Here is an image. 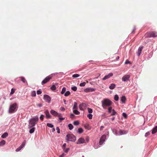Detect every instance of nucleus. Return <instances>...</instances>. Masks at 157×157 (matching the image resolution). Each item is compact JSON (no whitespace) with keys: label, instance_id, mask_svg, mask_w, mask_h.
Returning a JSON list of instances; mask_svg holds the SVG:
<instances>
[{"label":"nucleus","instance_id":"obj_1","mask_svg":"<svg viewBox=\"0 0 157 157\" xmlns=\"http://www.w3.org/2000/svg\"><path fill=\"white\" fill-rule=\"evenodd\" d=\"M112 101L108 99L105 98L101 101L102 106L104 109H106L107 107H109L112 104Z\"/></svg>","mask_w":157,"mask_h":157},{"label":"nucleus","instance_id":"obj_2","mask_svg":"<svg viewBox=\"0 0 157 157\" xmlns=\"http://www.w3.org/2000/svg\"><path fill=\"white\" fill-rule=\"evenodd\" d=\"M38 120L39 118L37 117H35L29 120V128H31L35 126V124L37 123Z\"/></svg>","mask_w":157,"mask_h":157},{"label":"nucleus","instance_id":"obj_3","mask_svg":"<svg viewBox=\"0 0 157 157\" xmlns=\"http://www.w3.org/2000/svg\"><path fill=\"white\" fill-rule=\"evenodd\" d=\"M17 106V104L16 103H14L11 105L10 106L9 110V113H14L15 111Z\"/></svg>","mask_w":157,"mask_h":157},{"label":"nucleus","instance_id":"obj_4","mask_svg":"<svg viewBox=\"0 0 157 157\" xmlns=\"http://www.w3.org/2000/svg\"><path fill=\"white\" fill-rule=\"evenodd\" d=\"M66 137L67 140L70 141L74 142L76 140V137L73 134H68Z\"/></svg>","mask_w":157,"mask_h":157},{"label":"nucleus","instance_id":"obj_5","mask_svg":"<svg viewBox=\"0 0 157 157\" xmlns=\"http://www.w3.org/2000/svg\"><path fill=\"white\" fill-rule=\"evenodd\" d=\"M145 36L149 37H156L157 36V33L155 32H151L146 33Z\"/></svg>","mask_w":157,"mask_h":157},{"label":"nucleus","instance_id":"obj_6","mask_svg":"<svg viewBox=\"0 0 157 157\" xmlns=\"http://www.w3.org/2000/svg\"><path fill=\"white\" fill-rule=\"evenodd\" d=\"M52 78V76L50 75H48L47 76L42 82V84H44L48 82Z\"/></svg>","mask_w":157,"mask_h":157},{"label":"nucleus","instance_id":"obj_7","mask_svg":"<svg viewBox=\"0 0 157 157\" xmlns=\"http://www.w3.org/2000/svg\"><path fill=\"white\" fill-rule=\"evenodd\" d=\"M50 113L52 115L55 117H60L61 116V114L58 113L56 111L53 110H51L50 111Z\"/></svg>","mask_w":157,"mask_h":157},{"label":"nucleus","instance_id":"obj_8","mask_svg":"<svg viewBox=\"0 0 157 157\" xmlns=\"http://www.w3.org/2000/svg\"><path fill=\"white\" fill-rule=\"evenodd\" d=\"M106 138V136L105 135H103L100 139L99 144L100 145H101L105 141Z\"/></svg>","mask_w":157,"mask_h":157},{"label":"nucleus","instance_id":"obj_9","mask_svg":"<svg viewBox=\"0 0 157 157\" xmlns=\"http://www.w3.org/2000/svg\"><path fill=\"white\" fill-rule=\"evenodd\" d=\"M44 98L45 100L46 101V102L48 103L50 102L51 98V97L47 95H44Z\"/></svg>","mask_w":157,"mask_h":157},{"label":"nucleus","instance_id":"obj_10","mask_svg":"<svg viewBox=\"0 0 157 157\" xmlns=\"http://www.w3.org/2000/svg\"><path fill=\"white\" fill-rule=\"evenodd\" d=\"M95 90V89L91 88L90 87H88L84 89V91L86 93L93 92Z\"/></svg>","mask_w":157,"mask_h":157},{"label":"nucleus","instance_id":"obj_11","mask_svg":"<svg viewBox=\"0 0 157 157\" xmlns=\"http://www.w3.org/2000/svg\"><path fill=\"white\" fill-rule=\"evenodd\" d=\"M113 73H110L108 75H105L104 78H102V80H105L109 78L110 77L113 76Z\"/></svg>","mask_w":157,"mask_h":157},{"label":"nucleus","instance_id":"obj_12","mask_svg":"<svg viewBox=\"0 0 157 157\" xmlns=\"http://www.w3.org/2000/svg\"><path fill=\"white\" fill-rule=\"evenodd\" d=\"M130 76L129 75H124L123 77H122V80L124 81H128L129 78H130Z\"/></svg>","mask_w":157,"mask_h":157},{"label":"nucleus","instance_id":"obj_13","mask_svg":"<svg viewBox=\"0 0 157 157\" xmlns=\"http://www.w3.org/2000/svg\"><path fill=\"white\" fill-rule=\"evenodd\" d=\"M46 117L47 118H51V116L49 114V112L48 110H46L44 112Z\"/></svg>","mask_w":157,"mask_h":157},{"label":"nucleus","instance_id":"obj_14","mask_svg":"<svg viewBox=\"0 0 157 157\" xmlns=\"http://www.w3.org/2000/svg\"><path fill=\"white\" fill-rule=\"evenodd\" d=\"M85 142V140L82 138H80L78 141L77 144H83Z\"/></svg>","mask_w":157,"mask_h":157},{"label":"nucleus","instance_id":"obj_15","mask_svg":"<svg viewBox=\"0 0 157 157\" xmlns=\"http://www.w3.org/2000/svg\"><path fill=\"white\" fill-rule=\"evenodd\" d=\"M116 86V85L114 83L111 84L109 86V88L111 90L113 89Z\"/></svg>","mask_w":157,"mask_h":157},{"label":"nucleus","instance_id":"obj_16","mask_svg":"<svg viewBox=\"0 0 157 157\" xmlns=\"http://www.w3.org/2000/svg\"><path fill=\"white\" fill-rule=\"evenodd\" d=\"M8 135V134L7 132H6L4 133L1 136V137L2 138H6Z\"/></svg>","mask_w":157,"mask_h":157},{"label":"nucleus","instance_id":"obj_17","mask_svg":"<svg viewBox=\"0 0 157 157\" xmlns=\"http://www.w3.org/2000/svg\"><path fill=\"white\" fill-rule=\"evenodd\" d=\"M157 132V126L153 128L152 131V133L154 134Z\"/></svg>","mask_w":157,"mask_h":157},{"label":"nucleus","instance_id":"obj_18","mask_svg":"<svg viewBox=\"0 0 157 157\" xmlns=\"http://www.w3.org/2000/svg\"><path fill=\"white\" fill-rule=\"evenodd\" d=\"M144 47L143 46L140 47L138 50V56H140Z\"/></svg>","mask_w":157,"mask_h":157},{"label":"nucleus","instance_id":"obj_19","mask_svg":"<svg viewBox=\"0 0 157 157\" xmlns=\"http://www.w3.org/2000/svg\"><path fill=\"white\" fill-rule=\"evenodd\" d=\"M73 110L78 109V104L76 102H74V105L73 107Z\"/></svg>","mask_w":157,"mask_h":157},{"label":"nucleus","instance_id":"obj_20","mask_svg":"<svg viewBox=\"0 0 157 157\" xmlns=\"http://www.w3.org/2000/svg\"><path fill=\"white\" fill-rule=\"evenodd\" d=\"M127 133V132L124 130H120L119 132V134L120 135H122L123 134H126Z\"/></svg>","mask_w":157,"mask_h":157},{"label":"nucleus","instance_id":"obj_21","mask_svg":"<svg viewBox=\"0 0 157 157\" xmlns=\"http://www.w3.org/2000/svg\"><path fill=\"white\" fill-rule=\"evenodd\" d=\"M126 100V98L124 96H122L121 98V101L123 103H124Z\"/></svg>","mask_w":157,"mask_h":157},{"label":"nucleus","instance_id":"obj_22","mask_svg":"<svg viewBox=\"0 0 157 157\" xmlns=\"http://www.w3.org/2000/svg\"><path fill=\"white\" fill-rule=\"evenodd\" d=\"M85 104L82 103L80 104L79 105V108L80 110H83V108H82V107L84 106V105Z\"/></svg>","mask_w":157,"mask_h":157},{"label":"nucleus","instance_id":"obj_23","mask_svg":"<svg viewBox=\"0 0 157 157\" xmlns=\"http://www.w3.org/2000/svg\"><path fill=\"white\" fill-rule=\"evenodd\" d=\"M19 78H20L21 81L23 83H25L26 82V80L24 77H20Z\"/></svg>","mask_w":157,"mask_h":157},{"label":"nucleus","instance_id":"obj_24","mask_svg":"<svg viewBox=\"0 0 157 157\" xmlns=\"http://www.w3.org/2000/svg\"><path fill=\"white\" fill-rule=\"evenodd\" d=\"M6 144V141L4 140H2L0 142V146H2Z\"/></svg>","mask_w":157,"mask_h":157},{"label":"nucleus","instance_id":"obj_25","mask_svg":"<svg viewBox=\"0 0 157 157\" xmlns=\"http://www.w3.org/2000/svg\"><path fill=\"white\" fill-rule=\"evenodd\" d=\"M73 112L76 115H79L80 114V112L77 109H74Z\"/></svg>","mask_w":157,"mask_h":157},{"label":"nucleus","instance_id":"obj_26","mask_svg":"<svg viewBox=\"0 0 157 157\" xmlns=\"http://www.w3.org/2000/svg\"><path fill=\"white\" fill-rule=\"evenodd\" d=\"M83 132V130L82 128H79L78 130V132L79 133H81Z\"/></svg>","mask_w":157,"mask_h":157},{"label":"nucleus","instance_id":"obj_27","mask_svg":"<svg viewBox=\"0 0 157 157\" xmlns=\"http://www.w3.org/2000/svg\"><path fill=\"white\" fill-rule=\"evenodd\" d=\"M51 89L52 90H56V88L55 85H53L51 87Z\"/></svg>","mask_w":157,"mask_h":157},{"label":"nucleus","instance_id":"obj_28","mask_svg":"<svg viewBox=\"0 0 157 157\" xmlns=\"http://www.w3.org/2000/svg\"><path fill=\"white\" fill-rule=\"evenodd\" d=\"M68 126L69 128V129L70 130H72L73 128V125L71 124H69L68 125Z\"/></svg>","mask_w":157,"mask_h":157},{"label":"nucleus","instance_id":"obj_29","mask_svg":"<svg viewBox=\"0 0 157 157\" xmlns=\"http://www.w3.org/2000/svg\"><path fill=\"white\" fill-rule=\"evenodd\" d=\"M35 128L33 127L29 131V132L30 133H33L34 131Z\"/></svg>","mask_w":157,"mask_h":157},{"label":"nucleus","instance_id":"obj_30","mask_svg":"<svg viewBox=\"0 0 157 157\" xmlns=\"http://www.w3.org/2000/svg\"><path fill=\"white\" fill-rule=\"evenodd\" d=\"M25 144H26V141L25 140H24V141L22 143V144L20 146L21 147V148H22L24 146Z\"/></svg>","mask_w":157,"mask_h":157},{"label":"nucleus","instance_id":"obj_31","mask_svg":"<svg viewBox=\"0 0 157 157\" xmlns=\"http://www.w3.org/2000/svg\"><path fill=\"white\" fill-rule=\"evenodd\" d=\"M66 88L64 87L62 88V91L61 92V94H63L66 91Z\"/></svg>","mask_w":157,"mask_h":157},{"label":"nucleus","instance_id":"obj_32","mask_svg":"<svg viewBox=\"0 0 157 157\" xmlns=\"http://www.w3.org/2000/svg\"><path fill=\"white\" fill-rule=\"evenodd\" d=\"M79 76H80V75L79 74H75L72 76V77L73 78H76L78 77Z\"/></svg>","mask_w":157,"mask_h":157},{"label":"nucleus","instance_id":"obj_33","mask_svg":"<svg viewBox=\"0 0 157 157\" xmlns=\"http://www.w3.org/2000/svg\"><path fill=\"white\" fill-rule=\"evenodd\" d=\"M70 94V92L69 91H67L66 93H65L64 96H68Z\"/></svg>","mask_w":157,"mask_h":157},{"label":"nucleus","instance_id":"obj_34","mask_svg":"<svg viewBox=\"0 0 157 157\" xmlns=\"http://www.w3.org/2000/svg\"><path fill=\"white\" fill-rule=\"evenodd\" d=\"M114 100L116 101H117L119 99V97L116 94L114 96Z\"/></svg>","mask_w":157,"mask_h":157},{"label":"nucleus","instance_id":"obj_35","mask_svg":"<svg viewBox=\"0 0 157 157\" xmlns=\"http://www.w3.org/2000/svg\"><path fill=\"white\" fill-rule=\"evenodd\" d=\"M47 125L49 127H50V128H53V125L52 124H51V123H47Z\"/></svg>","mask_w":157,"mask_h":157},{"label":"nucleus","instance_id":"obj_36","mask_svg":"<svg viewBox=\"0 0 157 157\" xmlns=\"http://www.w3.org/2000/svg\"><path fill=\"white\" fill-rule=\"evenodd\" d=\"M31 96L32 97H35L36 96V93L35 91H33L31 93Z\"/></svg>","mask_w":157,"mask_h":157},{"label":"nucleus","instance_id":"obj_37","mask_svg":"<svg viewBox=\"0 0 157 157\" xmlns=\"http://www.w3.org/2000/svg\"><path fill=\"white\" fill-rule=\"evenodd\" d=\"M71 89L72 90L76 91L77 90V88L76 86H74L71 87Z\"/></svg>","mask_w":157,"mask_h":157},{"label":"nucleus","instance_id":"obj_38","mask_svg":"<svg viewBox=\"0 0 157 157\" xmlns=\"http://www.w3.org/2000/svg\"><path fill=\"white\" fill-rule=\"evenodd\" d=\"M87 110L89 113H92L93 112V110L92 109L90 108H87Z\"/></svg>","mask_w":157,"mask_h":157},{"label":"nucleus","instance_id":"obj_39","mask_svg":"<svg viewBox=\"0 0 157 157\" xmlns=\"http://www.w3.org/2000/svg\"><path fill=\"white\" fill-rule=\"evenodd\" d=\"M113 112L111 114V115L113 116L115 115L116 113L117 112L115 111L114 109H113L112 110Z\"/></svg>","mask_w":157,"mask_h":157},{"label":"nucleus","instance_id":"obj_40","mask_svg":"<svg viewBox=\"0 0 157 157\" xmlns=\"http://www.w3.org/2000/svg\"><path fill=\"white\" fill-rule=\"evenodd\" d=\"M15 89L12 88L11 90V92H10V94L11 95L13 94L15 92Z\"/></svg>","mask_w":157,"mask_h":157},{"label":"nucleus","instance_id":"obj_41","mask_svg":"<svg viewBox=\"0 0 157 157\" xmlns=\"http://www.w3.org/2000/svg\"><path fill=\"white\" fill-rule=\"evenodd\" d=\"M87 116L89 119H92L93 115L92 114H88Z\"/></svg>","mask_w":157,"mask_h":157},{"label":"nucleus","instance_id":"obj_42","mask_svg":"<svg viewBox=\"0 0 157 157\" xmlns=\"http://www.w3.org/2000/svg\"><path fill=\"white\" fill-rule=\"evenodd\" d=\"M112 108L111 107H109L108 109V112L109 113H110L111 112V111H112Z\"/></svg>","mask_w":157,"mask_h":157},{"label":"nucleus","instance_id":"obj_43","mask_svg":"<svg viewBox=\"0 0 157 157\" xmlns=\"http://www.w3.org/2000/svg\"><path fill=\"white\" fill-rule=\"evenodd\" d=\"M73 124L75 125H77L79 124V122L78 121H76L74 122Z\"/></svg>","mask_w":157,"mask_h":157},{"label":"nucleus","instance_id":"obj_44","mask_svg":"<svg viewBox=\"0 0 157 157\" xmlns=\"http://www.w3.org/2000/svg\"><path fill=\"white\" fill-rule=\"evenodd\" d=\"M86 85V83L85 82H83L82 83H80L79 84V86H84Z\"/></svg>","mask_w":157,"mask_h":157},{"label":"nucleus","instance_id":"obj_45","mask_svg":"<svg viewBox=\"0 0 157 157\" xmlns=\"http://www.w3.org/2000/svg\"><path fill=\"white\" fill-rule=\"evenodd\" d=\"M123 117L125 118H126L127 117V115L126 114L124 113H123L122 114Z\"/></svg>","mask_w":157,"mask_h":157},{"label":"nucleus","instance_id":"obj_46","mask_svg":"<svg viewBox=\"0 0 157 157\" xmlns=\"http://www.w3.org/2000/svg\"><path fill=\"white\" fill-rule=\"evenodd\" d=\"M85 128L87 129H88V130L90 129V128H89V126L88 125H84Z\"/></svg>","mask_w":157,"mask_h":157},{"label":"nucleus","instance_id":"obj_47","mask_svg":"<svg viewBox=\"0 0 157 157\" xmlns=\"http://www.w3.org/2000/svg\"><path fill=\"white\" fill-rule=\"evenodd\" d=\"M125 63L126 64H131V62L128 60L127 59L125 62Z\"/></svg>","mask_w":157,"mask_h":157},{"label":"nucleus","instance_id":"obj_48","mask_svg":"<svg viewBox=\"0 0 157 157\" xmlns=\"http://www.w3.org/2000/svg\"><path fill=\"white\" fill-rule=\"evenodd\" d=\"M44 115H41L40 117V119L42 121H43V119H44Z\"/></svg>","mask_w":157,"mask_h":157},{"label":"nucleus","instance_id":"obj_49","mask_svg":"<svg viewBox=\"0 0 157 157\" xmlns=\"http://www.w3.org/2000/svg\"><path fill=\"white\" fill-rule=\"evenodd\" d=\"M22 148H21V147L20 146L18 148H17L16 150V151H20Z\"/></svg>","mask_w":157,"mask_h":157},{"label":"nucleus","instance_id":"obj_50","mask_svg":"<svg viewBox=\"0 0 157 157\" xmlns=\"http://www.w3.org/2000/svg\"><path fill=\"white\" fill-rule=\"evenodd\" d=\"M56 129L57 131V133H60V130L58 127H57L56 128Z\"/></svg>","mask_w":157,"mask_h":157},{"label":"nucleus","instance_id":"obj_51","mask_svg":"<svg viewBox=\"0 0 157 157\" xmlns=\"http://www.w3.org/2000/svg\"><path fill=\"white\" fill-rule=\"evenodd\" d=\"M150 134V133L149 132H146L145 134V136L146 137H147V136H149Z\"/></svg>","mask_w":157,"mask_h":157},{"label":"nucleus","instance_id":"obj_52","mask_svg":"<svg viewBox=\"0 0 157 157\" xmlns=\"http://www.w3.org/2000/svg\"><path fill=\"white\" fill-rule=\"evenodd\" d=\"M41 91L40 90H38L37 91V94L38 95L41 94Z\"/></svg>","mask_w":157,"mask_h":157},{"label":"nucleus","instance_id":"obj_53","mask_svg":"<svg viewBox=\"0 0 157 157\" xmlns=\"http://www.w3.org/2000/svg\"><path fill=\"white\" fill-rule=\"evenodd\" d=\"M60 110L62 111H64L65 110V109L64 107H61L60 108Z\"/></svg>","mask_w":157,"mask_h":157},{"label":"nucleus","instance_id":"obj_54","mask_svg":"<svg viewBox=\"0 0 157 157\" xmlns=\"http://www.w3.org/2000/svg\"><path fill=\"white\" fill-rule=\"evenodd\" d=\"M75 117V115L74 114L71 113L70 115V117L71 118H73Z\"/></svg>","mask_w":157,"mask_h":157},{"label":"nucleus","instance_id":"obj_55","mask_svg":"<svg viewBox=\"0 0 157 157\" xmlns=\"http://www.w3.org/2000/svg\"><path fill=\"white\" fill-rule=\"evenodd\" d=\"M37 106L39 107H41L42 106V104L41 103L38 104H37Z\"/></svg>","mask_w":157,"mask_h":157},{"label":"nucleus","instance_id":"obj_56","mask_svg":"<svg viewBox=\"0 0 157 157\" xmlns=\"http://www.w3.org/2000/svg\"><path fill=\"white\" fill-rule=\"evenodd\" d=\"M104 128V127L103 126H101L100 127V131H101L103 130V128Z\"/></svg>","mask_w":157,"mask_h":157},{"label":"nucleus","instance_id":"obj_57","mask_svg":"<svg viewBox=\"0 0 157 157\" xmlns=\"http://www.w3.org/2000/svg\"><path fill=\"white\" fill-rule=\"evenodd\" d=\"M66 146V144L65 143L64 144L63 146V148H65Z\"/></svg>","mask_w":157,"mask_h":157},{"label":"nucleus","instance_id":"obj_58","mask_svg":"<svg viewBox=\"0 0 157 157\" xmlns=\"http://www.w3.org/2000/svg\"><path fill=\"white\" fill-rule=\"evenodd\" d=\"M64 119H65L64 118H61V117L59 118V119L60 121H62V120H64Z\"/></svg>","mask_w":157,"mask_h":157},{"label":"nucleus","instance_id":"obj_59","mask_svg":"<svg viewBox=\"0 0 157 157\" xmlns=\"http://www.w3.org/2000/svg\"><path fill=\"white\" fill-rule=\"evenodd\" d=\"M64 155H65L64 153H63L61 155L59 156V157H63L64 156Z\"/></svg>","mask_w":157,"mask_h":157},{"label":"nucleus","instance_id":"obj_60","mask_svg":"<svg viewBox=\"0 0 157 157\" xmlns=\"http://www.w3.org/2000/svg\"><path fill=\"white\" fill-rule=\"evenodd\" d=\"M69 148H67V149L65 151L66 152V153H67L68 151H69Z\"/></svg>","mask_w":157,"mask_h":157},{"label":"nucleus","instance_id":"obj_61","mask_svg":"<svg viewBox=\"0 0 157 157\" xmlns=\"http://www.w3.org/2000/svg\"><path fill=\"white\" fill-rule=\"evenodd\" d=\"M63 101H64L65 104H67V101H66L65 99L63 100Z\"/></svg>","mask_w":157,"mask_h":157},{"label":"nucleus","instance_id":"obj_62","mask_svg":"<svg viewBox=\"0 0 157 157\" xmlns=\"http://www.w3.org/2000/svg\"><path fill=\"white\" fill-rule=\"evenodd\" d=\"M119 59V56H117L116 58V60H118Z\"/></svg>","mask_w":157,"mask_h":157},{"label":"nucleus","instance_id":"obj_63","mask_svg":"<svg viewBox=\"0 0 157 157\" xmlns=\"http://www.w3.org/2000/svg\"><path fill=\"white\" fill-rule=\"evenodd\" d=\"M55 128H53L52 129V132H54L55 131Z\"/></svg>","mask_w":157,"mask_h":157},{"label":"nucleus","instance_id":"obj_64","mask_svg":"<svg viewBox=\"0 0 157 157\" xmlns=\"http://www.w3.org/2000/svg\"><path fill=\"white\" fill-rule=\"evenodd\" d=\"M115 119V118L114 117H113V118H111V120H112V121H113V120H114Z\"/></svg>","mask_w":157,"mask_h":157}]
</instances>
